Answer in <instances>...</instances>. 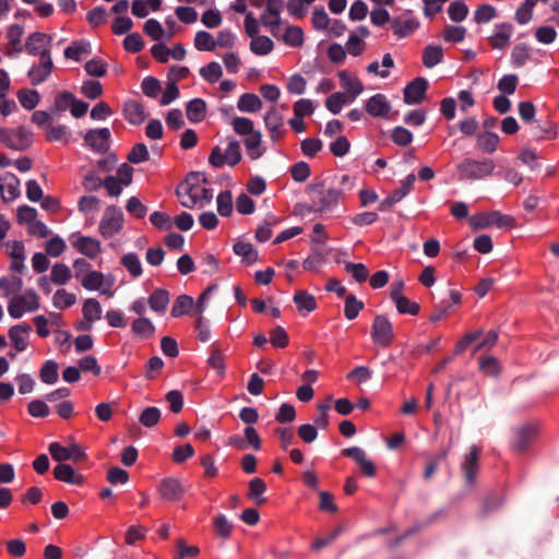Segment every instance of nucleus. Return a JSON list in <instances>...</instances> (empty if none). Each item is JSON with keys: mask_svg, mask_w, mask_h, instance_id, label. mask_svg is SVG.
<instances>
[{"mask_svg": "<svg viewBox=\"0 0 559 559\" xmlns=\"http://www.w3.org/2000/svg\"><path fill=\"white\" fill-rule=\"evenodd\" d=\"M448 14L453 22H462L467 17L468 7L462 1H453L449 5Z\"/></svg>", "mask_w": 559, "mask_h": 559, "instance_id": "nucleus-61", "label": "nucleus"}, {"mask_svg": "<svg viewBox=\"0 0 559 559\" xmlns=\"http://www.w3.org/2000/svg\"><path fill=\"white\" fill-rule=\"evenodd\" d=\"M187 118L191 122H200L205 118L206 104L201 98H194L188 103L186 108Z\"/></svg>", "mask_w": 559, "mask_h": 559, "instance_id": "nucleus-40", "label": "nucleus"}, {"mask_svg": "<svg viewBox=\"0 0 559 559\" xmlns=\"http://www.w3.org/2000/svg\"><path fill=\"white\" fill-rule=\"evenodd\" d=\"M469 224L474 229L487 228L491 225H496L500 228H512L514 226V218L510 215H503L498 211L489 213H478L469 218Z\"/></svg>", "mask_w": 559, "mask_h": 559, "instance_id": "nucleus-6", "label": "nucleus"}, {"mask_svg": "<svg viewBox=\"0 0 559 559\" xmlns=\"http://www.w3.org/2000/svg\"><path fill=\"white\" fill-rule=\"evenodd\" d=\"M284 8L283 0H266L265 8L260 16V22L273 35V29L282 26L281 13Z\"/></svg>", "mask_w": 559, "mask_h": 559, "instance_id": "nucleus-12", "label": "nucleus"}, {"mask_svg": "<svg viewBox=\"0 0 559 559\" xmlns=\"http://www.w3.org/2000/svg\"><path fill=\"white\" fill-rule=\"evenodd\" d=\"M234 252L242 258L247 264H252L258 261V251L248 242H237L234 245Z\"/></svg>", "mask_w": 559, "mask_h": 559, "instance_id": "nucleus-49", "label": "nucleus"}, {"mask_svg": "<svg viewBox=\"0 0 559 559\" xmlns=\"http://www.w3.org/2000/svg\"><path fill=\"white\" fill-rule=\"evenodd\" d=\"M51 71L52 60L50 53L43 55V58H39V63L28 71L31 83L36 85L44 82L50 75Z\"/></svg>", "mask_w": 559, "mask_h": 559, "instance_id": "nucleus-25", "label": "nucleus"}, {"mask_svg": "<svg viewBox=\"0 0 559 559\" xmlns=\"http://www.w3.org/2000/svg\"><path fill=\"white\" fill-rule=\"evenodd\" d=\"M217 212L223 217H228L233 214L234 202L231 192L228 190L222 191L216 198Z\"/></svg>", "mask_w": 559, "mask_h": 559, "instance_id": "nucleus-46", "label": "nucleus"}, {"mask_svg": "<svg viewBox=\"0 0 559 559\" xmlns=\"http://www.w3.org/2000/svg\"><path fill=\"white\" fill-rule=\"evenodd\" d=\"M177 195L180 204L187 209L204 207L213 199L209 182L201 173L189 174L177 188Z\"/></svg>", "mask_w": 559, "mask_h": 559, "instance_id": "nucleus-1", "label": "nucleus"}, {"mask_svg": "<svg viewBox=\"0 0 559 559\" xmlns=\"http://www.w3.org/2000/svg\"><path fill=\"white\" fill-rule=\"evenodd\" d=\"M31 326L27 324L14 325L9 330V337L17 352H23L28 345Z\"/></svg>", "mask_w": 559, "mask_h": 559, "instance_id": "nucleus-29", "label": "nucleus"}, {"mask_svg": "<svg viewBox=\"0 0 559 559\" xmlns=\"http://www.w3.org/2000/svg\"><path fill=\"white\" fill-rule=\"evenodd\" d=\"M24 35V28L20 24H11L8 26L5 31V38L8 40L5 47V55L9 57H13L17 53H21L24 49L22 44V37Z\"/></svg>", "mask_w": 559, "mask_h": 559, "instance_id": "nucleus-22", "label": "nucleus"}, {"mask_svg": "<svg viewBox=\"0 0 559 559\" xmlns=\"http://www.w3.org/2000/svg\"><path fill=\"white\" fill-rule=\"evenodd\" d=\"M38 308L39 299L37 294L34 290H26L11 299L8 311L12 318L19 319L24 313L35 311Z\"/></svg>", "mask_w": 559, "mask_h": 559, "instance_id": "nucleus-8", "label": "nucleus"}, {"mask_svg": "<svg viewBox=\"0 0 559 559\" xmlns=\"http://www.w3.org/2000/svg\"><path fill=\"white\" fill-rule=\"evenodd\" d=\"M519 78L516 74H506L503 75L497 84V88L503 95H512L518 86Z\"/></svg>", "mask_w": 559, "mask_h": 559, "instance_id": "nucleus-63", "label": "nucleus"}, {"mask_svg": "<svg viewBox=\"0 0 559 559\" xmlns=\"http://www.w3.org/2000/svg\"><path fill=\"white\" fill-rule=\"evenodd\" d=\"M307 80L302 75L296 73L287 79L285 87L289 94L302 95L307 90Z\"/></svg>", "mask_w": 559, "mask_h": 559, "instance_id": "nucleus-54", "label": "nucleus"}, {"mask_svg": "<svg viewBox=\"0 0 559 559\" xmlns=\"http://www.w3.org/2000/svg\"><path fill=\"white\" fill-rule=\"evenodd\" d=\"M316 106L309 98H300L294 103L293 111L297 117H309L314 112Z\"/></svg>", "mask_w": 559, "mask_h": 559, "instance_id": "nucleus-64", "label": "nucleus"}, {"mask_svg": "<svg viewBox=\"0 0 559 559\" xmlns=\"http://www.w3.org/2000/svg\"><path fill=\"white\" fill-rule=\"evenodd\" d=\"M495 164L491 159L481 162L465 158L457 165L460 179L479 180L492 174Z\"/></svg>", "mask_w": 559, "mask_h": 559, "instance_id": "nucleus-3", "label": "nucleus"}, {"mask_svg": "<svg viewBox=\"0 0 559 559\" xmlns=\"http://www.w3.org/2000/svg\"><path fill=\"white\" fill-rule=\"evenodd\" d=\"M443 60V49L441 46L428 45L423 50V63L426 68H433Z\"/></svg>", "mask_w": 559, "mask_h": 559, "instance_id": "nucleus-41", "label": "nucleus"}, {"mask_svg": "<svg viewBox=\"0 0 559 559\" xmlns=\"http://www.w3.org/2000/svg\"><path fill=\"white\" fill-rule=\"evenodd\" d=\"M537 433L534 425H523L513 430L511 449L516 453H524Z\"/></svg>", "mask_w": 559, "mask_h": 559, "instance_id": "nucleus-14", "label": "nucleus"}, {"mask_svg": "<svg viewBox=\"0 0 559 559\" xmlns=\"http://www.w3.org/2000/svg\"><path fill=\"white\" fill-rule=\"evenodd\" d=\"M353 100L354 99H352L347 94L335 92L328 97L325 106L330 112L336 115L346 104L352 103Z\"/></svg>", "mask_w": 559, "mask_h": 559, "instance_id": "nucleus-45", "label": "nucleus"}, {"mask_svg": "<svg viewBox=\"0 0 559 559\" xmlns=\"http://www.w3.org/2000/svg\"><path fill=\"white\" fill-rule=\"evenodd\" d=\"M66 248V241L61 237L55 236L45 243V253L52 258H57L64 252Z\"/></svg>", "mask_w": 559, "mask_h": 559, "instance_id": "nucleus-60", "label": "nucleus"}, {"mask_svg": "<svg viewBox=\"0 0 559 559\" xmlns=\"http://www.w3.org/2000/svg\"><path fill=\"white\" fill-rule=\"evenodd\" d=\"M231 126L234 131L243 138H248L259 131L254 129L252 120L246 117H236L231 121Z\"/></svg>", "mask_w": 559, "mask_h": 559, "instance_id": "nucleus-50", "label": "nucleus"}, {"mask_svg": "<svg viewBox=\"0 0 559 559\" xmlns=\"http://www.w3.org/2000/svg\"><path fill=\"white\" fill-rule=\"evenodd\" d=\"M102 306L99 301L94 298H88L84 301L82 313L85 322L83 323L85 330H90L94 322L102 318Z\"/></svg>", "mask_w": 559, "mask_h": 559, "instance_id": "nucleus-30", "label": "nucleus"}, {"mask_svg": "<svg viewBox=\"0 0 559 559\" xmlns=\"http://www.w3.org/2000/svg\"><path fill=\"white\" fill-rule=\"evenodd\" d=\"M391 300L394 302L396 310L401 314L416 316L419 313L420 306L415 301H411L403 294L394 292L391 294Z\"/></svg>", "mask_w": 559, "mask_h": 559, "instance_id": "nucleus-35", "label": "nucleus"}, {"mask_svg": "<svg viewBox=\"0 0 559 559\" xmlns=\"http://www.w3.org/2000/svg\"><path fill=\"white\" fill-rule=\"evenodd\" d=\"M72 277L71 270L63 263H56L50 272V281L56 285H66Z\"/></svg>", "mask_w": 559, "mask_h": 559, "instance_id": "nucleus-48", "label": "nucleus"}, {"mask_svg": "<svg viewBox=\"0 0 559 559\" xmlns=\"http://www.w3.org/2000/svg\"><path fill=\"white\" fill-rule=\"evenodd\" d=\"M273 36L290 48H300L305 43V34L301 27L285 24L284 27L273 29Z\"/></svg>", "mask_w": 559, "mask_h": 559, "instance_id": "nucleus-13", "label": "nucleus"}, {"mask_svg": "<svg viewBox=\"0 0 559 559\" xmlns=\"http://www.w3.org/2000/svg\"><path fill=\"white\" fill-rule=\"evenodd\" d=\"M480 455V449L477 445H473L469 452L465 455L461 471L466 485L472 486L475 483V478L478 472V460Z\"/></svg>", "mask_w": 559, "mask_h": 559, "instance_id": "nucleus-17", "label": "nucleus"}, {"mask_svg": "<svg viewBox=\"0 0 559 559\" xmlns=\"http://www.w3.org/2000/svg\"><path fill=\"white\" fill-rule=\"evenodd\" d=\"M264 123L273 141H278L285 133L284 119L275 107H271L264 116Z\"/></svg>", "mask_w": 559, "mask_h": 559, "instance_id": "nucleus-21", "label": "nucleus"}, {"mask_svg": "<svg viewBox=\"0 0 559 559\" xmlns=\"http://www.w3.org/2000/svg\"><path fill=\"white\" fill-rule=\"evenodd\" d=\"M50 41L48 35L35 32L26 38L24 48L29 55L43 58V55L50 53Z\"/></svg>", "mask_w": 559, "mask_h": 559, "instance_id": "nucleus-19", "label": "nucleus"}, {"mask_svg": "<svg viewBox=\"0 0 559 559\" xmlns=\"http://www.w3.org/2000/svg\"><path fill=\"white\" fill-rule=\"evenodd\" d=\"M499 141V135L490 131L477 134V146L485 153H493L498 147Z\"/></svg>", "mask_w": 559, "mask_h": 559, "instance_id": "nucleus-43", "label": "nucleus"}, {"mask_svg": "<svg viewBox=\"0 0 559 559\" xmlns=\"http://www.w3.org/2000/svg\"><path fill=\"white\" fill-rule=\"evenodd\" d=\"M389 22L391 23V28L393 29V33L397 38L409 36L419 26L418 21H416L415 19L390 21V15L386 12V23Z\"/></svg>", "mask_w": 559, "mask_h": 559, "instance_id": "nucleus-31", "label": "nucleus"}, {"mask_svg": "<svg viewBox=\"0 0 559 559\" xmlns=\"http://www.w3.org/2000/svg\"><path fill=\"white\" fill-rule=\"evenodd\" d=\"M416 177L414 174L407 175L406 178L401 181L400 187L386 197V205H393L403 200L413 189Z\"/></svg>", "mask_w": 559, "mask_h": 559, "instance_id": "nucleus-32", "label": "nucleus"}, {"mask_svg": "<svg viewBox=\"0 0 559 559\" xmlns=\"http://www.w3.org/2000/svg\"><path fill=\"white\" fill-rule=\"evenodd\" d=\"M33 141L31 131L24 127L13 129L0 128V143L9 148L22 151L27 148Z\"/></svg>", "mask_w": 559, "mask_h": 559, "instance_id": "nucleus-5", "label": "nucleus"}, {"mask_svg": "<svg viewBox=\"0 0 559 559\" xmlns=\"http://www.w3.org/2000/svg\"><path fill=\"white\" fill-rule=\"evenodd\" d=\"M243 145L246 148L247 156L251 160H257L261 158L266 152V148L263 145L262 134L260 131H258L254 134H251L248 138H245Z\"/></svg>", "mask_w": 559, "mask_h": 559, "instance_id": "nucleus-28", "label": "nucleus"}, {"mask_svg": "<svg viewBox=\"0 0 559 559\" xmlns=\"http://www.w3.org/2000/svg\"><path fill=\"white\" fill-rule=\"evenodd\" d=\"M123 224L122 211L115 205H110L104 211L98 225V233L105 239L111 238L122 230Z\"/></svg>", "mask_w": 559, "mask_h": 559, "instance_id": "nucleus-4", "label": "nucleus"}, {"mask_svg": "<svg viewBox=\"0 0 559 559\" xmlns=\"http://www.w3.org/2000/svg\"><path fill=\"white\" fill-rule=\"evenodd\" d=\"M194 301L193 298L188 295H180L175 300L171 308V316L175 318L187 314L193 308Z\"/></svg>", "mask_w": 559, "mask_h": 559, "instance_id": "nucleus-52", "label": "nucleus"}, {"mask_svg": "<svg viewBox=\"0 0 559 559\" xmlns=\"http://www.w3.org/2000/svg\"><path fill=\"white\" fill-rule=\"evenodd\" d=\"M110 131L108 128H99L87 131L86 144L96 152H105L109 147Z\"/></svg>", "mask_w": 559, "mask_h": 559, "instance_id": "nucleus-23", "label": "nucleus"}, {"mask_svg": "<svg viewBox=\"0 0 559 559\" xmlns=\"http://www.w3.org/2000/svg\"><path fill=\"white\" fill-rule=\"evenodd\" d=\"M531 58V50L526 44H518L511 52V62L515 68L523 67Z\"/></svg>", "mask_w": 559, "mask_h": 559, "instance_id": "nucleus-51", "label": "nucleus"}, {"mask_svg": "<svg viewBox=\"0 0 559 559\" xmlns=\"http://www.w3.org/2000/svg\"><path fill=\"white\" fill-rule=\"evenodd\" d=\"M82 286L87 290H98L100 294L111 297L114 295L115 277L105 275L98 271H90L81 277Z\"/></svg>", "mask_w": 559, "mask_h": 559, "instance_id": "nucleus-7", "label": "nucleus"}, {"mask_svg": "<svg viewBox=\"0 0 559 559\" xmlns=\"http://www.w3.org/2000/svg\"><path fill=\"white\" fill-rule=\"evenodd\" d=\"M49 453L53 461L57 462H83L86 459L85 451L76 442L71 441L68 445H62L59 442L49 444Z\"/></svg>", "mask_w": 559, "mask_h": 559, "instance_id": "nucleus-9", "label": "nucleus"}, {"mask_svg": "<svg viewBox=\"0 0 559 559\" xmlns=\"http://www.w3.org/2000/svg\"><path fill=\"white\" fill-rule=\"evenodd\" d=\"M534 0H525L515 11V20L519 24H527L533 16V9L535 7Z\"/></svg>", "mask_w": 559, "mask_h": 559, "instance_id": "nucleus-59", "label": "nucleus"}, {"mask_svg": "<svg viewBox=\"0 0 559 559\" xmlns=\"http://www.w3.org/2000/svg\"><path fill=\"white\" fill-rule=\"evenodd\" d=\"M144 32L153 40H162L164 38L166 39L165 29L163 28L162 24L155 19H150L145 22Z\"/></svg>", "mask_w": 559, "mask_h": 559, "instance_id": "nucleus-62", "label": "nucleus"}, {"mask_svg": "<svg viewBox=\"0 0 559 559\" xmlns=\"http://www.w3.org/2000/svg\"><path fill=\"white\" fill-rule=\"evenodd\" d=\"M124 118L131 124H141L146 119L144 107L136 100H129L123 107Z\"/></svg>", "mask_w": 559, "mask_h": 559, "instance_id": "nucleus-33", "label": "nucleus"}, {"mask_svg": "<svg viewBox=\"0 0 559 559\" xmlns=\"http://www.w3.org/2000/svg\"><path fill=\"white\" fill-rule=\"evenodd\" d=\"M340 86L344 90V94H347L352 99H356L362 91V82L350 71L341 70L337 72Z\"/></svg>", "mask_w": 559, "mask_h": 559, "instance_id": "nucleus-20", "label": "nucleus"}, {"mask_svg": "<svg viewBox=\"0 0 559 559\" xmlns=\"http://www.w3.org/2000/svg\"><path fill=\"white\" fill-rule=\"evenodd\" d=\"M201 78L207 83H216L223 75V69L216 61H212L200 69Z\"/></svg>", "mask_w": 559, "mask_h": 559, "instance_id": "nucleus-47", "label": "nucleus"}, {"mask_svg": "<svg viewBox=\"0 0 559 559\" xmlns=\"http://www.w3.org/2000/svg\"><path fill=\"white\" fill-rule=\"evenodd\" d=\"M240 160V144L236 140L227 141L225 146L216 145L209 156V163L215 168L235 167Z\"/></svg>", "mask_w": 559, "mask_h": 559, "instance_id": "nucleus-2", "label": "nucleus"}, {"mask_svg": "<svg viewBox=\"0 0 559 559\" xmlns=\"http://www.w3.org/2000/svg\"><path fill=\"white\" fill-rule=\"evenodd\" d=\"M266 490V484L263 479L254 477L249 481L248 498L254 501L257 504L265 503L266 499L263 493Z\"/></svg>", "mask_w": 559, "mask_h": 559, "instance_id": "nucleus-44", "label": "nucleus"}, {"mask_svg": "<svg viewBox=\"0 0 559 559\" xmlns=\"http://www.w3.org/2000/svg\"><path fill=\"white\" fill-rule=\"evenodd\" d=\"M92 52L91 45L86 40H76L64 50V57L70 60L81 61Z\"/></svg>", "mask_w": 559, "mask_h": 559, "instance_id": "nucleus-34", "label": "nucleus"}, {"mask_svg": "<svg viewBox=\"0 0 559 559\" xmlns=\"http://www.w3.org/2000/svg\"><path fill=\"white\" fill-rule=\"evenodd\" d=\"M215 37L205 31H200L194 37V47L199 51H214L215 50Z\"/></svg>", "mask_w": 559, "mask_h": 559, "instance_id": "nucleus-57", "label": "nucleus"}, {"mask_svg": "<svg viewBox=\"0 0 559 559\" xmlns=\"http://www.w3.org/2000/svg\"><path fill=\"white\" fill-rule=\"evenodd\" d=\"M76 301V296L66 289H58L52 296V305L57 309H66L73 306Z\"/></svg>", "mask_w": 559, "mask_h": 559, "instance_id": "nucleus-53", "label": "nucleus"}, {"mask_svg": "<svg viewBox=\"0 0 559 559\" xmlns=\"http://www.w3.org/2000/svg\"><path fill=\"white\" fill-rule=\"evenodd\" d=\"M294 302L297 306V310L304 314L312 312L317 308L316 298L305 290H298L294 295Z\"/></svg>", "mask_w": 559, "mask_h": 559, "instance_id": "nucleus-42", "label": "nucleus"}, {"mask_svg": "<svg viewBox=\"0 0 559 559\" xmlns=\"http://www.w3.org/2000/svg\"><path fill=\"white\" fill-rule=\"evenodd\" d=\"M274 49L273 40L264 35H257L251 38L250 50L255 56H266Z\"/></svg>", "mask_w": 559, "mask_h": 559, "instance_id": "nucleus-37", "label": "nucleus"}, {"mask_svg": "<svg viewBox=\"0 0 559 559\" xmlns=\"http://www.w3.org/2000/svg\"><path fill=\"white\" fill-rule=\"evenodd\" d=\"M53 476L59 481L70 485H82L84 477L69 464L60 463L53 468Z\"/></svg>", "mask_w": 559, "mask_h": 559, "instance_id": "nucleus-27", "label": "nucleus"}, {"mask_svg": "<svg viewBox=\"0 0 559 559\" xmlns=\"http://www.w3.org/2000/svg\"><path fill=\"white\" fill-rule=\"evenodd\" d=\"M71 246L78 252L91 260H95L102 253V243L97 238L74 233L69 238Z\"/></svg>", "mask_w": 559, "mask_h": 559, "instance_id": "nucleus-10", "label": "nucleus"}, {"mask_svg": "<svg viewBox=\"0 0 559 559\" xmlns=\"http://www.w3.org/2000/svg\"><path fill=\"white\" fill-rule=\"evenodd\" d=\"M169 294L165 289H155L148 297L150 308L157 313H163L169 304Z\"/></svg>", "mask_w": 559, "mask_h": 559, "instance_id": "nucleus-38", "label": "nucleus"}, {"mask_svg": "<svg viewBox=\"0 0 559 559\" xmlns=\"http://www.w3.org/2000/svg\"><path fill=\"white\" fill-rule=\"evenodd\" d=\"M513 33V26L510 23H499L496 25V32L488 40L493 49L502 50L510 44V38Z\"/></svg>", "mask_w": 559, "mask_h": 559, "instance_id": "nucleus-26", "label": "nucleus"}, {"mask_svg": "<svg viewBox=\"0 0 559 559\" xmlns=\"http://www.w3.org/2000/svg\"><path fill=\"white\" fill-rule=\"evenodd\" d=\"M121 263L133 277L142 274V264L139 257L134 253H127L121 258Z\"/></svg>", "mask_w": 559, "mask_h": 559, "instance_id": "nucleus-58", "label": "nucleus"}, {"mask_svg": "<svg viewBox=\"0 0 559 559\" xmlns=\"http://www.w3.org/2000/svg\"><path fill=\"white\" fill-rule=\"evenodd\" d=\"M531 134L534 140L539 141L547 138H555L557 131L552 122L546 121L544 124L538 122L536 126H533L531 129Z\"/></svg>", "mask_w": 559, "mask_h": 559, "instance_id": "nucleus-56", "label": "nucleus"}, {"mask_svg": "<svg viewBox=\"0 0 559 559\" xmlns=\"http://www.w3.org/2000/svg\"><path fill=\"white\" fill-rule=\"evenodd\" d=\"M21 194L20 180L12 173H0V199L5 202H13Z\"/></svg>", "mask_w": 559, "mask_h": 559, "instance_id": "nucleus-16", "label": "nucleus"}, {"mask_svg": "<svg viewBox=\"0 0 559 559\" xmlns=\"http://www.w3.org/2000/svg\"><path fill=\"white\" fill-rule=\"evenodd\" d=\"M131 331L139 338L148 340L155 334V325L148 318L139 317L132 322Z\"/></svg>", "mask_w": 559, "mask_h": 559, "instance_id": "nucleus-36", "label": "nucleus"}, {"mask_svg": "<svg viewBox=\"0 0 559 559\" xmlns=\"http://www.w3.org/2000/svg\"><path fill=\"white\" fill-rule=\"evenodd\" d=\"M262 100L252 93L242 94L237 103V108L242 112H257L262 109Z\"/></svg>", "mask_w": 559, "mask_h": 559, "instance_id": "nucleus-39", "label": "nucleus"}, {"mask_svg": "<svg viewBox=\"0 0 559 559\" xmlns=\"http://www.w3.org/2000/svg\"><path fill=\"white\" fill-rule=\"evenodd\" d=\"M157 492L159 497L167 501H177L183 493V487L176 478H165L160 481Z\"/></svg>", "mask_w": 559, "mask_h": 559, "instance_id": "nucleus-24", "label": "nucleus"}, {"mask_svg": "<svg viewBox=\"0 0 559 559\" xmlns=\"http://www.w3.org/2000/svg\"><path fill=\"white\" fill-rule=\"evenodd\" d=\"M341 454L350 457L357 464L362 476L373 478L377 475L378 468L364 449L352 447L343 449Z\"/></svg>", "mask_w": 559, "mask_h": 559, "instance_id": "nucleus-11", "label": "nucleus"}, {"mask_svg": "<svg viewBox=\"0 0 559 559\" xmlns=\"http://www.w3.org/2000/svg\"><path fill=\"white\" fill-rule=\"evenodd\" d=\"M429 82L423 76H418L404 87V102L407 105H418L426 98V92Z\"/></svg>", "mask_w": 559, "mask_h": 559, "instance_id": "nucleus-15", "label": "nucleus"}, {"mask_svg": "<svg viewBox=\"0 0 559 559\" xmlns=\"http://www.w3.org/2000/svg\"><path fill=\"white\" fill-rule=\"evenodd\" d=\"M17 99L23 108L32 110L39 103V94L35 90L23 88L17 92Z\"/></svg>", "mask_w": 559, "mask_h": 559, "instance_id": "nucleus-55", "label": "nucleus"}, {"mask_svg": "<svg viewBox=\"0 0 559 559\" xmlns=\"http://www.w3.org/2000/svg\"><path fill=\"white\" fill-rule=\"evenodd\" d=\"M369 34L366 26H358L352 31L345 44L347 52L353 57L360 56L366 49V38L369 37Z\"/></svg>", "mask_w": 559, "mask_h": 559, "instance_id": "nucleus-18", "label": "nucleus"}]
</instances>
